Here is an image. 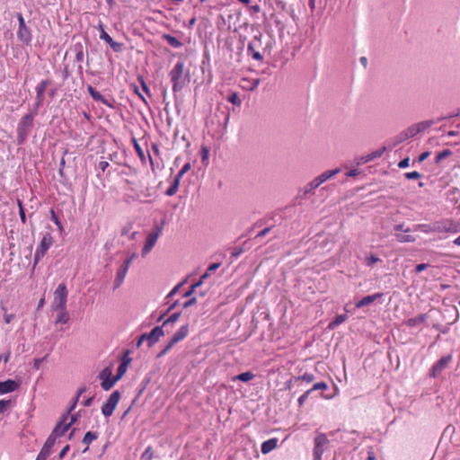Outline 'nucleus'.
Returning <instances> with one entry per match:
<instances>
[{"mask_svg":"<svg viewBox=\"0 0 460 460\" xmlns=\"http://www.w3.org/2000/svg\"><path fill=\"white\" fill-rule=\"evenodd\" d=\"M433 229L437 233L456 234L460 232V223L451 218H443L433 223Z\"/></svg>","mask_w":460,"mask_h":460,"instance_id":"1","label":"nucleus"},{"mask_svg":"<svg viewBox=\"0 0 460 460\" xmlns=\"http://www.w3.org/2000/svg\"><path fill=\"white\" fill-rule=\"evenodd\" d=\"M341 172L339 168L326 171L314 178L312 181H310L308 184H306L304 188V194H308L314 191L316 188H318L322 183L326 181L327 180L331 179L332 177L335 176Z\"/></svg>","mask_w":460,"mask_h":460,"instance_id":"2","label":"nucleus"},{"mask_svg":"<svg viewBox=\"0 0 460 460\" xmlns=\"http://www.w3.org/2000/svg\"><path fill=\"white\" fill-rule=\"evenodd\" d=\"M189 324L182 325L171 338L168 344L158 354V358L164 356L175 344L184 340L189 334Z\"/></svg>","mask_w":460,"mask_h":460,"instance_id":"3","label":"nucleus"},{"mask_svg":"<svg viewBox=\"0 0 460 460\" xmlns=\"http://www.w3.org/2000/svg\"><path fill=\"white\" fill-rule=\"evenodd\" d=\"M67 295L68 292L66 284L60 283L54 291L53 308H66Z\"/></svg>","mask_w":460,"mask_h":460,"instance_id":"4","label":"nucleus"},{"mask_svg":"<svg viewBox=\"0 0 460 460\" xmlns=\"http://www.w3.org/2000/svg\"><path fill=\"white\" fill-rule=\"evenodd\" d=\"M53 243V237L50 234H46L41 241L40 245L37 247L35 254H34V262L33 269H35L36 265L40 261V260L45 255L47 251L50 248Z\"/></svg>","mask_w":460,"mask_h":460,"instance_id":"5","label":"nucleus"},{"mask_svg":"<svg viewBox=\"0 0 460 460\" xmlns=\"http://www.w3.org/2000/svg\"><path fill=\"white\" fill-rule=\"evenodd\" d=\"M314 447L313 450L314 460H322V456L330 443L325 434H319L314 438Z\"/></svg>","mask_w":460,"mask_h":460,"instance_id":"6","label":"nucleus"},{"mask_svg":"<svg viewBox=\"0 0 460 460\" xmlns=\"http://www.w3.org/2000/svg\"><path fill=\"white\" fill-rule=\"evenodd\" d=\"M120 400V393L117 390L111 393L107 402L102 407V412L105 417H110L113 414Z\"/></svg>","mask_w":460,"mask_h":460,"instance_id":"7","label":"nucleus"},{"mask_svg":"<svg viewBox=\"0 0 460 460\" xmlns=\"http://www.w3.org/2000/svg\"><path fill=\"white\" fill-rule=\"evenodd\" d=\"M163 230V226H156L151 233L148 234L145 245L142 250V255L146 256L148 254L151 250L154 248L155 244L157 242L159 235L161 234Z\"/></svg>","mask_w":460,"mask_h":460,"instance_id":"8","label":"nucleus"},{"mask_svg":"<svg viewBox=\"0 0 460 460\" xmlns=\"http://www.w3.org/2000/svg\"><path fill=\"white\" fill-rule=\"evenodd\" d=\"M75 401H77V398L75 399ZM75 403L76 402H75L73 403V405L68 409L67 411V413L63 415L62 419L60 420V421H58V423L57 424V426L55 427V429H58V434L57 436L58 437H61L63 436L67 430L68 429L70 428V426L75 422V418L74 416H72L70 418V421L69 422H66V420H68V415L69 413L73 411V409L75 408Z\"/></svg>","mask_w":460,"mask_h":460,"instance_id":"9","label":"nucleus"},{"mask_svg":"<svg viewBox=\"0 0 460 460\" xmlns=\"http://www.w3.org/2000/svg\"><path fill=\"white\" fill-rule=\"evenodd\" d=\"M183 68V64L181 62H178L170 73L174 91H177L182 87Z\"/></svg>","mask_w":460,"mask_h":460,"instance_id":"10","label":"nucleus"},{"mask_svg":"<svg viewBox=\"0 0 460 460\" xmlns=\"http://www.w3.org/2000/svg\"><path fill=\"white\" fill-rule=\"evenodd\" d=\"M261 36L260 37L255 36L251 41H249V43L247 45L248 56H252V58H254L255 60L260 61V62L263 60V56L259 51V49L261 48Z\"/></svg>","mask_w":460,"mask_h":460,"instance_id":"11","label":"nucleus"},{"mask_svg":"<svg viewBox=\"0 0 460 460\" xmlns=\"http://www.w3.org/2000/svg\"><path fill=\"white\" fill-rule=\"evenodd\" d=\"M17 18L19 21V29L17 31V36L22 42L29 43L31 40V31L29 28L26 27L22 13H18Z\"/></svg>","mask_w":460,"mask_h":460,"instance_id":"12","label":"nucleus"},{"mask_svg":"<svg viewBox=\"0 0 460 460\" xmlns=\"http://www.w3.org/2000/svg\"><path fill=\"white\" fill-rule=\"evenodd\" d=\"M111 371L108 368H104L99 375L100 379H102V388L105 391L110 390L117 382L114 378H111Z\"/></svg>","mask_w":460,"mask_h":460,"instance_id":"13","label":"nucleus"},{"mask_svg":"<svg viewBox=\"0 0 460 460\" xmlns=\"http://www.w3.org/2000/svg\"><path fill=\"white\" fill-rule=\"evenodd\" d=\"M164 332L162 326L155 327L149 333L142 334V339L148 341V346L152 347L155 342L158 341L160 337L164 336Z\"/></svg>","mask_w":460,"mask_h":460,"instance_id":"14","label":"nucleus"},{"mask_svg":"<svg viewBox=\"0 0 460 460\" xmlns=\"http://www.w3.org/2000/svg\"><path fill=\"white\" fill-rule=\"evenodd\" d=\"M452 360L451 356H446L441 358L431 368L430 376L436 377L439 375L446 367L448 366L450 361Z\"/></svg>","mask_w":460,"mask_h":460,"instance_id":"15","label":"nucleus"},{"mask_svg":"<svg viewBox=\"0 0 460 460\" xmlns=\"http://www.w3.org/2000/svg\"><path fill=\"white\" fill-rule=\"evenodd\" d=\"M100 38L103 40L115 51L119 52L122 49V44L114 41L111 37L104 31L102 24L99 25Z\"/></svg>","mask_w":460,"mask_h":460,"instance_id":"16","label":"nucleus"},{"mask_svg":"<svg viewBox=\"0 0 460 460\" xmlns=\"http://www.w3.org/2000/svg\"><path fill=\"white\" fill-rule=\"evenodd\" d=\"M135 257V254H132L130 257H128V259H126L123 262V264L120 266L118 273H117V277H116V282L118 283V286L123 282L128 271V269L130 267V264H131V261L132 260L134 259Z\"/></svg>","mask_w":460,"mask_h":460,"instance_id":"17","label":"nucleus"},{"mask_svg":"<svg viewBox=\"0 0 460 460\" xmlns=\"http://www.w3.org/2000/svg\"><path fill=\"white\" fill-rule=\"evenodd\" d=\"M385 149H386L385 146H383V147L379 148L378 150H376L367 155L361 156V157L358 158L357 164L358 165H360V164H367L376 158H378V157L382 156V155L384 154Z\"/></svg>","mask_w":460,"mask_h":460,"instance_id":"18","label":"nucleus"},{"mask_svg":"<svg viewBox=\"0 0 460 460\" xmlns=\"http://www.w3.org/2000/svg\"><path fill=\"white\" fill-rule=\"evenodd\" d=\"M18 388L19 384L14 380L8 379L6 381L0 382V395L14 392Z\"/></svg>","mask_w":460,"mask_h":460,"instance_id":"19","label":"nucleus"},{"mask_svg":"<svg viewBox=\"0 0 460 460\" xmlns=\"http://www.w3.org/2000/svg\"><path fill=\"white\" fill-rule=\"evenodd\" d=\"M382 293H376L370 296H364L362 299H360L358 302L356 303V307L360 308L363 306H367L372 303H374L378 298L382 297Z\"/></svg>","mask_w":460,"mask_h":460,"instance_id":"20","label":"nucleus"},{"mask_svg":"<svg viewBox=\"0 0 460 460\" xmlns=\"http://www.w3.org/2000/svg\"><path fill=\"white\" fill-rule=\"evenodd\" d=\"M278 446V438H270L264 441L261 444V452L262 454H268L274 450Z\"/></svg>","mask_w":460,"mask_h":460,"instance_id":"21","label":"nucleus"},{"mask_svg":"<svg viewBox=\"0 0 460 460\" xmlns=\"http://www.w3.org/2000/svg\"><path fill=\"white\" fill-rule=\"evenodd\" d=\"M259 83H260L259 79L248 80V79L243 78L240 82V86L243 89H245L248 91H252L258 86Z\"/></svg>","mask_w":460,"mask_h":460,"instance_id":"22","label":"nucleus"},{"mask_svg":"<svg viewBox=\"0 0 460 460\" xmlns=\"http://www.w3.org/2000/svg\"><path fill=\"white\" fill-rule=\"evenodd\" d=\"M87 91L90 93V95L94 99L95 101H100L103 102L104 104L111 106V104L108 102L107 100L103 98V96L92 85H89L87 87Z\"/></svg>","mask_w":460,"mask_h":460,"instance_id":"23","label":"nucleus"},{"mask_svg":"<svg viewBox=\"0 0 460 460\" xmlns=\"http://www.w3.org/2000/svg\"><path fill=\"white\" fill-rule=\"evenodd\" d=\"M426 321V315L425 314H420L416 317L410 318L406 320L405 324L408 327H415Z\"/></svg>","mask_w":460,"mask_h":460,"instance_id":"24","label":"nucleus"},{"mask_svg":"<svg viewBox=\"0 0 460 460\" xmlns=\"http://www.w3.org/2000/svg\"><path fill=\"white\" fill-rule=\"evenodd\" d=\"M56 311H58V316H57V319H56V323H66L69 320V315L66 312V308H63V309H55Z\"/></svg>","mask_w":460,"mask_h":460,"instance_id":"25","label":"nucleus"},{"mask_svg":"<svg viewBox=\"0 0 460 460\" xmlns=\"http://www.w3.org/2000/svg\"><path fill=\"white\" fill-rule=\"evenodd\" d=\"M98 435L95 432L87 431L83 438V443L86 445L84 452L88 450L89 445L95 439H97Z\"/></svg>","mask_w":460,"mask_h":460,"instance_id":"26","label":"nucleus"},{"mask_svg":"<svg viewBox=\"0 0 460 460\" xmlns=\"http://www.w3.org/2000/svg\"><path fill=\"white\" fill-rule=\"evenodd\" d=\"M347 319V316L346 314H339V315H336L334 320L332 321L329 325H328V328L331 329V330H333L335 329L338 325L341 324L343 322H345Z\"/></svg>","mask_w":460,"mask_h":460,"instance_id":"27","label":"nucleus"},{"mask_svg":"<svg viewBox=\"0 0 460 460\" xmlns=\"http://www.w3.org/2000/svg\"><path fill=\"white\" fill-rule=\"evenodd\" d=\"M180 181H181V179L179 177L175 176L173 182L166 190L167 196H173L178 191Z\"/></svg>","mask_w":460,"mask_h":460,"instance_id":"28","label":"nucleus"},{"mask_svg":"<svg viewBox=\"0 0 460 460\" xmlns=\"http://www.w3.org/2000/svg\"><path fill=\"white\" fill-rule=\"evenodd\" d=\"M132 143H133L134 149H135L136 153L137 154L138 157L140 158V160L143 163H146V155H145L144 150L140 146V145L137 142V140L133 137L132 138Z\"/></svg>","mask_w":460,"mask_h":460,"instance_id":"29","label":"nucleus"},{"mask_svg":"<svg viewBox=\"0 0 460 460\" xmlns=\"http://www.w3.org/2000/svg\"><path fill=\"white\" fill-rule=\"evenodd\" d=\"M253 377H254V374L250 371H247V372L242 373L238 376L232 377V380H234V381L240 380L242 382H248V381L253 379Z\"/></svg>","mask_w":460,"mask_h":460,"instance_id":"30","label":"nucleus"},{"mask_svg":"<svg viewBox=\"0 0 460 460\" xmlns=\"http://www.w3.org/2000/svg\"><path fill=\"white\" fill-rule=\"evenodd\" d=\"M74 49L75 51V59L78 62H81L84 58V51L82 44L78 43L74 46Z\"/></svg>","mask_w":460,"mask_h":460,"instance_id":"31","label":"nucleus"},{"mask_svg":"<svg viewBox=\"0 0 460 460\" xmlns=\"http://www.w3.org/2000/svg\"><path fill=\"white\" fill-rule=\"evenodd\" d=\"M396 240L400 243H412L415 242V237L411 234H396Z\"/></svg>","mask_w":460,"mask_h":460,"instance_id":"32","label":"nucleus"},{"mask_svg":"<svg viewBox=\"0 0 460 460\" xmlns=\"http://www.w3.org/2000/svg\"><path fill=\"white\" fill-rule=\"evenodd\" d=\"M58 429H54L53 431L51 432V434L49 435V437L47 438L46 442L44 445L48 446L49 447L52 448L53 446L55 445V442H56V439L57 438H58L57 436L58 434Z\"/></svg>","mask_w":460,"mask_h":460,"instance_id":"33","label":"nucleus"},{"mask_svg":"<svg viewBox=\"0 0 460 460\" xmlns=\"http://www.w3.org/2000/svg\"><path fill=\"white\" fill-rule=\"evenodd\" d=\"M314 379H315L314 376L311 373H305L304 375H302L300 376L295 377L296 381H304L307 384L314 382Z\"/></svg>","mask_w":460,"mask_h":460,"instance_id":"34","label":"nucleus"},{"mask_svg":"<svg viewBox=\"0 0 460 460\" xmlns=\"http://www.w3.org/2000/svg\"><path fill=\"white\" fill-rule=\"evenodd\" d=\"M415 230H419L426 234L435 232L433 229V223L418 225L416 226Z\"/></svg>","mask_w":460,"mask_h":460,"instance_id":"35","label":"nucleus"},{"mask_svg":"<svg viewBox=\"0 0 460 460\" xmlns=\"http://www.w3.org/2000/svg\"><path fill=\"white\" fill-rule=\"evenodd\" d=\"M164 39H165L166 41L172 47L178 48L181 45V41L178 39L170 34H164Z\"/></svg>","mask_w":460,"mask_h":460,"instance_id":"36","label":"nucleus"},{"mask_svg":"<svg viewBox=\"0 0 460 460\" xmlns=\"http://www.w3.org/2000/svg\"><path fill=\"white\" fill-rule=\"evenodd\" d=\"M127 363L126 362H123L121 363L119 367H118V370H117V375L114 376V378L118 381L119 379H120L124 374L126 373L127 371Z\"/></svg>","mask_w":460,"mask_h":460,"instance_id":"37","label":"nucleus"},{"mask_svg":"<svg viewBox=\"0 0 460 460\" xmlns=\"http://www.w3.org/2000/svg\"><path fill=\"white\" fill-rule=\"evenodd\" d=\"M452 152L450 149H444L442 152L438 153L436 156V163H440L443 159L450 156Z\"/></svg>","mask_w":460,"mask_h":460,"instance_id":"38","label":"nucleus"},{"mask_svg":"<svg viewBox=\"0 0 460 460\" xmlns=\"http://www.w3.org/2000/svg\"><path fill=\"white\" fill-rule=\"evenodd\" d=\"M154 457V451L151 446H148L141 456L143 460H152Z\"/></svg>","mask_w":460,"mask_h":460,"instance_id":"39","label":"nucleus"},{"mask_svg":"<svg viewBox=\"0 0 460 460\" xmlns=\"http://www.w3.org/2000/svg\"><path fill=\"white\" fill-rule=\"evenodd\" d=\"M200 155L202 163L207 164L208 161L209 148L207 146H202L200 148Z\"/></svg>","mask_w":460,"mask_h":460,"instance_id":"40","label":"nucleus"},{"mask_svg":"<svg viewBox=\"0 0 460 460\" xmlns=\"http://www.w3.org/2000/svg\"><path fill=\"white\" fill-rule=\"evenodd\" d=\"M328 389V385L325 382H318L315 383L312 388L309 389V391L312 393L314 391L322 390L325 391Z\"/></svg>","mask_w":460,"mask_h":460,"instance_id":"41","label":"nucleus"},{"mask_svg":"<svg viewBox=\"0 0 460 460\" xmlns=\"http://www.w3.org/2000/svg\"><path fill=\"white\" fill-rule=\"evenodd\" d=\"M51 215V220L55 223V225L58 226V230L62 232L64 230L63 225L60 222L59 218L56 215L55 211L53 209L50 210Z\"/></svg>","mask_w":460,"mask_h":460,"instance_id":"42","label":"nucleus"},{"mask_svg":"<svg viewBox=\"0 0 460 460\" xmlns=\"http://www.w3.org/2000/svg\"><path fill=\"white\" fill-rule=\"evenodd\" d=\"M17 205L19 207V215H20L21 221L23 224H25L26 223V216H25V211H24V208H23L22 200L18 199Z\"/></svg>","mask_w":460,"mask_h":460,"instance_id":"43","label":"nucleus"},{"mask_svg":"<svg viewBox=\"0 0 460 460\" xmlns=\"http://www.w3.org/2000/svg\"><path fill=\"white\" fill-rule=\"evenodd\" d=\"M31 119L32 117H25V119L22 120V125L19 126L18 128V133L20 136H22V130H23V126H31Z\"/></svg>","mask_w":460,"mask_h":460,"instance_id":"44","label":"nucleus"},{"mask_svg":"<svg viewBox=\"0 0 460 460\" xmlns=\"http://www.w3.org/2000/svg\"><path fill=\"white\" fill-rule=\"evenodd\" d=\"M365 261L367 266H372L375 263L378 262L380 259L375 254H370L369 256L366 257Z\"/></svg>","mask_w":460,"mask_h":460,"instance_id":"45","label":"nucleus"},{"mask_svg":"<svg viewBox=\"0 0 460 460\" xmlns=\"http://www.w3.org/2000/svg\"><path fill=\"white\" fill-rule=\"evenodd\" d=\"M49 85V82L48 81H42L37 87H36V90H37V94H38V97H40L44 91L46 90L47 86Z\"/></svg>","mask_w":460,"mask_h":460,"instance_id":"46","label":"nucleus"},{"mask_svg":"<svg viewBox=\"0 0 460 460\" xmlns=\"http://www.w3.org/2000/svg\"><path fill=\"white\" fill-rule=\"evenodd\" d=\"M421 126H422V124H419V125L412 126V127L409 128L407 137L415 136L417 133H419L421 130V128H420Z\"/></svg>","mask_w":460,"mask_h":460,"instance_id":"47","label":"nucleus"},{"mask_svg":"<svg viewBox=\"0 0 460 460\" xmlns=\"http://www.w3.org/2000/svg\"><path fill=\"white\" fill-rule=\"evenodd\" d=\"M234 37L238 36V42H237L236 48L238 50H242L244 47L245 38H243V36L240 33H238L236 31H234Z\"/></svg>","mask_w":460,"mask_h":460,"instance_id":"48","label":"nucleus"},{"mask_svg":"<svg viewBox=\"0 0 460 460\" xmlns=\"http://www.w3.org/2000/svg\"><path fill=\"white\" fill-rule=\"evenodd\" d=\"M11 405L12 402L10 400H0V413L4 412Z\"/></svg>","mask_w":460,"mask_h":460,"instance_id":"49","label":"nucleus"},{"mask_svg":"<svg viewBox=\"0 0 460 460\" xmlns=\"http://www.w3.org/2000/svg\"><path fill=\"white\" fill-rule=\"evenodd\" d=\"M191 168V165L190 163L185 164L182 168L180 170V172L177 173L176 177H179L181 180L182 176L187 173Z\"/></svg>","mask_w":460,"mask_h":460,"instance_id":"50","label":"nucleus"},{"mask_svg":"<svg viewBox=\"0 0 460 460\" xmlns=\"http://www.w3.org/2000/svg\"><path fill=\"white\" fill-rule=\"evenodd\" d=\"M180 315V313H173L172 315L169 316V318L166 321H164L163 325L164 326L168 323H174L175 322L178 321Z\"/></svg>","mask_w":460,"mask_h":460,"instance_id":"51","label":"nucleus"},{"mask_svg":"<svg viewBox=\"0 0 460 460\" xmlns=\"http://www.w3.org/2000/svg\"><path fill=\"white\" fill-rule=\"evenodd\" d=\"M219 266H220V264H219V263H213V264H211V265L208 268L207 272H205V273L201 276L200 279H201V280L205 279L208 276V274H209V272H210V271H213V270H217V269L219 268Z\"/></svg>","mask_w":460,"mask_h":460,"instance_id":"52","label":"nucleus"},{"mask_svg":"<svg viewBox=\"0 0 460 460\" xmlns=\"http://www.w3.org/2000/svg\"><path fill=\"white\" fill-rule=\"evenodd\" d=\"M404 176L408 180H415V179H420L421 177V174L420 172L414 171V172H406L404 174Z\"/></svg>","mask_w":460,"mask_h":460,"instance_id":"53","label":"nucleus"},{"mask_svg":"<svg viewBox=\"0 0 460 460\" xmlns=\"http://www.w3.org/2000/svg\"><path fill=\"white\" fill-rule=\"evenodd\" d=\"M311 394V392L309 391V389L305 392L297 400V402H298V405L301 407L304 405V403L305 402V401L307 400L309 394Z\"/></svg>","mask_w":460,"mask_h":460,"instance_id":"54","label":"nucleus"},{"mask_svg":"<svg viewBox=\"0 0 460 460\" xmlns=\"http://www.w3.org/2000/svg\"><path fill=\"white\" fill-rule=\"evenodd\" d=\"M201 282H202V280L200 279L199 281H198L195 284L191 285L190 289L184 294V296L188 297V296H191L192 293L194 292V290L196 289V288H198L201 284Z\"/></svg>","mask_w":460,"mask_h":460,"instance_id":"55","label":"nucleus"},{"mask_svg":"<svg viewBox=\"0 0 460 460\" xmlns=\"http://www.w3.org/2000/svg\"><path fill=\"white\" fill-rule=\"evenodd\" d=\"M51 449L52 448L49 447L48 446L43 445V447L39 454L41 455L42 456H44L45 458H48V456L51 453Z\"/></svg>","mask_w":460,"mask_h":460,"instance_id":"56","label":"nucleus"},{"mask_svg":"<svg viewBox=\"0 0 460 460\" xmlns=\"http://www.w3.org/2000/svg\"><path fill=\"white\" fill-rule=\"evenodd\" d=\"M367 460H376V454L372 447H368L367 448Z\"/></svg>","mask_w":460,"mask_h":460,"instance_id":"57","label":"nucleus"},{"mask_svg":"<svg viewBox=\"0 0 460 460\" xmlns=\"http://www.w3.org/2000/svg\"><path fill=\"white\" fill-rule=\"evenodd\" d=\"M410 164V158L409 157H406L404 158L403 160H402L399 164H398V167L399 168H406L408 167Z\"/></svg>","mask_w":460,"mask_h":460,"instance_id":"58","label":"nucleus"},{"mask_svg":"<svg viewBox=\"0 0 460 460\" xmlns=\"http://www.w3.org/2000/svg\"><path fill=\"white\" fill-rule=\"evenodd\" d=\"M241 103V100L238 97L237 93H232V104L233 105H239Z\"/></svg>","mask_w":460,"mask_h":460,"instance_id":"59","label":"nucleus"},{"mask_svg":"<svg viewBox=\"0 0 460 460\" xmlns=\"http://www.w3.org/2000/svg\"><path fill=\"white\" fill-rule=\"evenodd\" d=\"M14 318V314H4V321L5 323H10Z\"/></svg>","mask_w":460,"mask_h":460,"instance_id":"60","label":"nucleus"},{"mask_svg":"<svg viewBox=\"0 0 460 460\" xmlns=\"http://www.w3.org/2000/svg\"><path fill=\"white\" fill-rule=\"evenodd\" d=\"M428 267H429L428 264L420 263L416 266L415 270L417 273H420V272L423 271L424 270H426Z\"/></svg>","mask_w":460,"mask_h":460,"instance_id":"61","label":"nucleus"},{"mask_svg":"<svg viewBox=\"0 0 460 460\" xmlns=\"http://www.w3.org/2000/svg\"><path fill=\"white\" fill-rule=\"evenodd\" d=\"M197 303V299L196 297H192L190 299H189L188 301H186L184 304H183V308H187L192 305H195Z\"/></svg>","mask_w":460,"mask_h":460,"instance_id":"62","label":"nucleus"},{"mask_svg":"<svg viewBox=\"0 0 460 460\" xmlns=\"http://www.w3.org/2000/svg\"><path fill=\"white\" fill-rule=\"evenodd\" d=\"M429 155H430V152H429V151L420 154V156L418 157V161L420 163H422L429 156Z\"/></svg>","mask_w":460,"mask_h":460,"instance_id":"63","label":"nucleus"},{"mask_svg":"<svg viewBox=\"0 0 460 460\" xmlns=\"http://www.w3.org/2000/svg\"><path fill=\"white\" fill-rule=\"evenodd\" d=\"M108 166H109V163H108V162H106V161H101V162L99 163V168H100L102 172H104Z\"/></svg>","mask_w":460,"mask_h":460,"instance_id":"64","label":"nucleus"}]
</instances>
